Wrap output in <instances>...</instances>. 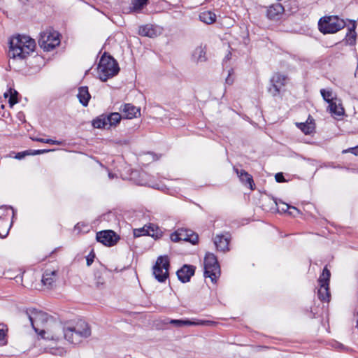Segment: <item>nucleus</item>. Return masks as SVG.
Listing matches in <instances>:
<instances>
[{
	"mask_svg": "<svg viewBox=\"0 0 358 358\" xmlns=\"http://www.w3.org/2000/svg\"><path fill=\"white\" fill-rule=\"evenodd\" d=\"M53 332L48 339L53 341H60L64 338L69 343L78 345L83 339L88 338L91 335V329L89 324L83 320L76 322L73 326L63 327L60 323H55L53 325Z\"/></svg>",
	"mask_w": 358,
	"mask_h": 358,
	"instance_id": "obj_1",
	"label": "nucleus"
},
{
	"mask_svg": "<svg viewBox=\"0 0 358 358\" xmlns=\"http://www.w3.org/2000/svg\"><path fill=\"white\" fill-rule=\"evenodd\" d=\"M35 41L28 36L17 35L9 41L8 56L10 59H25L34 51Z\"/></svg>",
	"mask_w": 358,
	"mask_h": 358,
	"instance_id": "obj_2",
	"label": "nucleus"
},
{
	"mask_svg": "<svg viewBox=\"0 0 358 358\" xmlns=\"http://www.w3.org/2000/svg\"><path fill=\"white\" fill-rule=\"evenodd\" d=\"M26 314L29 317L33 329L36 333L45 339H48L47 336L50 337V335L54 331L53 325L55 322H53L51 325V329H48V331L41 328L44 327L45 324H48L49 321L52 322V317H50L46 313L38 310L35 308L27 310Z\"/></svg>",
	"mask_w": 358,
	"mask_h": 358,
	"instance_id": "obj_3",
	"label": "nucleus"
},
{
	"mask_svg": "<svg viewBox=\"0 0 358 358\" xmlns=\"http://www.w3.org/2000/svg\"><path fill=\"white\" fill-rule=\"evenodd\" d=\"M97 71L100 80L105 82L108 78L116 76L120 71V68L117 61L112 56L104 52L100 59Z\"/></svg>",
	"mask_w": 358,
	"mask_h": 358,
	"instance_id": "obj_4",
	"label": "nucleus"
},
{
	"mask_svg": "<svg viewBox=\"0 0 358 358\" xmlns=\"http://www.w3.org/2000/svg\"><path fill=\"white\" fill-rule=\"evenodd\" d=\"M346 26L345 22L338 16H324L318 22L319 30L323 34H334Z\"/></svg>",
	"mask_w": 358,
	"mask_h": 358,
	"instance_id": "obj_5",
	"label": "nucleus"
},
{
	"mask_svg": "<svg viewBox=\"0 0 358 358\" xmlns=\"http://www.w3.org/2000/svg\"><path fill=\"white\" fill-rule=\"evenodd\" d=\"M220 275V267L217 257L212 253H207L204 258V276L210 278L213 282H216Z\"/></svg>",
	"mask_w": 358,
	"mask_h": 358,
	"instance_id": "obj_6",
	"label": "nucleus"
},
{
	"mask_svg": "<svg viewBox=\"0 0 358 358\" xmlns=\"http://www.w3.org/2000/svg\"><path fill=\"white\" fill-rule=\"evenodd\" d=\"M169 267L170 263L167 256H160L157 258L153 266V274L159 282H164L168 278Z\"/></svg>",
	"mask_w": 358,
	"mask_h": 358,
	"instance_id": "obj_7",
	"label": "nucleus"
},
{
	"mask_svg": "<svg viewBox=\"0 0 358 358\" xmlns=\"http://www.w3.org/2000/svg\"><path fill=\"white\" fill-rule=\"evenodd\" d=\"M331 273L330 271L325 266L323 271L318 279L320 289L317 292L319 299L322 301H329L330 298L329 292V280Z\"/></svg>",
	"mask_w": 358,
	"mask_h": 358,
	"instance_id": "obj_8",
	"label": "nucleus"
},
{
	"mask_svg": "<svg viewBox=\"0 0 358 358\" xmlns=\"http://www.w3.org/2000/svg\"><path fill=\"white\" fill-rule=\"evenodd\" d=\"M60 41L59 34L56 32L43 31L40 34L38 44L41 48L45 51L53 50L57 45H59Z\"/></svg>",
	"mask_w": 358,
	"mask_h": 358,
	"instance_id": "obj_9",
	"label": "nucleus"
},
{
	"mask_svg": "<svg viewBox=\"0 0 358 358\" xmlns=\"http://www.w3.org/2000/svg\"><path fill=\"white\" fill-rule=\"evenodd\" d=\"M171 239L173 242L184 241L196 244L199 241V236L191 230L179 229L171 235Z\"/></svg>",
	"mask_w": 358,
	"mask_h": 358,
	"instance_id": "obj_10",
	"label": "nucleus"
},
{
	"mask_svg": "<svg viewBox=\"0 0 358 358\" xmlns=\"http://www.w3.org/2000/svg\"><path fill=\"white\" fill-rule=\"evenodd\" d=\"M96 239L104 245L111 247L117 243L120 237L113 231L106 230L97 232Z\"/></svg>",
	"mask_w": 358,
	"mask_h": 358,
	"instance_id": "obj_11",
	"label": "nucleus"
},
{
	"mask_svg": "<svg viewBox=\"0 0 358 358\" xmlns=\"http://www.w3.org/2000/svg\"><path fill=\"white\" fill-rule=\"evenodd\" d=\"M164 324H171L176 327H182L184 326H192V325H211L215 324V322L209 320H201L199 322H194L189 320H169L166 319L164 321Z\"/></svg>",
	"mask_w": 358,
	"mask_h": 358,
	"instance_id": "obj_12",
	"label": "nucleus"
},
{
	"mask_svg": "<svg viewBox=\"0 0 358 358\" xmlns=\"http://www.w3.org/2000/svg\"><path fill=\"white\" fill-rule=\"evenodd\" d=\"M194 272L195 267L194 266L185 264L177 271L176 274L179 280L185 283L190 280L191 277L194 275Z\"/></svg>",
	"mask_w": 358,
	"mask_h": 358,
	"instance_id": "obj_13",
	"label": "nucleus"
},
{
	"mask_svg": "<svg viewBox=\"0 0 358 358\" xmlns=\"http://www.w3.org/2000/svg\"><path fill=\"white\" fill-rule=\"evenodd\" d=\"M284 12L283 6L279 3H275L268 7L266 10V16L271 20H277Z\"/></svg>",
	"mask_w": 358,
	"mask_h": 358,
	"instance_id": "obj_14",
	"label": "nucleus"
},
{
	"mask_svg": "<svg viewBox=\"0 0 358 358\" xmlns=\"http://www.w3.org/2000/svg\"><path fill=\"white\" fill-rule=\"evenodd\" d=\"M57 275V272L56 271L46 270L43 274L41 280L43 285L49 289L52 288L55 285Z\"/></svg>",
	"mask_w": 358,
	"mask_h": 358,
	"instance_id": "obj_15",
	"label": "nucleus"
},
{
	"mask_svg": "<svg viewBox=\"0 0 358 358\" xmlns=\"http://www.w3.org/2000/svg\"><path fill=\"white\" fill-rule=\"evenodd\" d=\"M122 115L127 119H132L140 115V109L131 103H125L122 109Z\"/></svg>",
	"mask_w": 358,
	"mask_h": 358,
	"instance_id": "obj_16",
	"label": "nucleus"
},
{
	"mask_svg": "<svg viewBox=\"0 0 358 358\" xmlns=\"http://www.w3.org/2000/svg\"><path fill=\"white\" fill-rule=\"evenodd\" d=\"M237 176H238L241 181L245 185H248L250 189L252 188L253 179L252 176L250 175L247 171L243 169L239 170L238 169L234 168Z\"/></svg>",
	"mask_w": 358,
	"mask_h": 358,
	"instance_id": "obj_17",
	"label": "nucleus"
},
{
	"mask_svg": "<svg viewBox=\"0 0 358 358\" xmlns=\"http://www.w3.org/2000/svg\"><path fill=\"white\" fill-rule=\"evenodd\" d=\"M229 240L224 235H217L214 239V243L218 250L225 252L229 250Z\"/></svg>",
	"mask_w": 358,
	"mask_h": 358,
	"instance_id": "obj_18",
	"label": "nucleus"
},
{
	"mask_svg": "<svg viewBox=\"0 0 358 358\" xmlns=\"http://www.w3.org/2000/svg\"><path fill=\"white\" fill-rule=\"evenodd\" d=\"M80 103L84 106H87L88 105L89 101L91 98L90 94L88 91V87L85 86H83L79 87L78 94L77 95Z\"/></svg>",
	"mask_w": 358,
	"mask_h": 358,
	"instance_id": "obj_19",
	"label": "nucleus"
},
{
	"mask_svg": "<svg viewBox=\"0 0 358 358\" xmlns=\"http://www.w3.org/2000/svg\"><path fill=\"white\" fill-rule=\"evenodd\" d=\"M313 120H314L309 116L306 122L296 123V125L305 134H310L315 130Z\"/></svg>",
	"mask_w": 358,
	"mask_h": 358,
	"instance_id": "obj_20",
	"label": "nucleus"
},
{
	"mask_svg": "<svg viewBox=\"0 0 358 358\" xmlns=\"http://www.w3.org/2000/svg\"><path fill=\"white\" fill-rule=\"evenodd\" d=\"M138 34L150 38H154L157 35L156 29L152 24L141 26L138 29Z\"/></svg>",
	"mask_w": 358,
	"mask_h": 358,
	"instance_id": "obj_21",
	"label": "nucleus"
},
{
	"mask_svg": "<svg viewBox=\"0 0 358 358\" xmlns=\"http://www.w3.org/2000/svg\"><path fill=\"white\" fill-rule=\"evenodd\" d=\"M206 46H199L197 47L194 52H193V58L194 60L199 63V62H204L207 60V57L206 56Z\"/></svg>",
	"mask_w": 358,
	"mask_h": 358,
	"instance_id": "obj_22",
	"label": "nucleus"
},
{
	"mask_svg": "<svg viewBox=\"0 0 358 358\" xmlns=\"http://www.w3.org/2000/svg\"><path fill=\"white\" fill-rule=\"evenodd\" d=\"M356 29V22L355 21H353L352 26L350 28H348V31L346 34L345 36V41L346 43L350 45H353L355 44L356 42V38H357V33L355 31Z\"/></svg>",
	"mask_w": 358,
	"mask_h": 358,
	"instance_id": "obj_23",
	"label": "nucleus"
},
{
	"mask_svg": "<svg viewBox=\"0 0 358 358\" xmlns=\"http://www.w3.org/2000/svg\"><path fill=\"white\" fill-rule=\"evenodd\" d=\"M18 95V92L13 88H10L7 92H6L3 94L4 98L6 99L9 97L8 103L10 108H12L15 104L19 102V100L17 99Z\"/></svg>",
	"mask_w": 358,
	"mask_h": 358,
	"instance_id": "obj_24",
	"label": "nucleus"
},
{
	"mask_svg": "<svg viewBox=\"0 0 358 358\" xmlns=\"http://www.w3.org/2000/svg\"><path fill=\"white\" fill-rule=\"evenodd\" d=\"M199 19L207 24H211L215 22L216 15L211 11L207 10L200 13Z\"/></svg>",
	"mask_w": 358,
	"mask_h": 358,
	"instance_id": "obj_25",
	"label": "nucleus"
},
{
	"mask_svg": "<svg viewBox=\"0 0 358 358\" xmlns=\"http://www.w3.org/2000/svg\"><path fill=\"white\" fill-rule=\"evenodd\" d=\"M288 80V77L280 73H275L270 80L271 83H275L276 85H280L282 87L285 86Z\"/></svg>",
	"mask_w": 358,
	"mask_h": 358,
	"instance_id": "obj_26",
	"label": "nucleus"
},
{
	"mask_svg": "<svg viewBox=\"0 0 358 358\" xmlns=\"http://www.w3.org/2000/svg\"><path fill=\"white\" fill-rule=\"evenodd\" d=\"M328 108L330 113L335 115L341 116L344 114V108L340 103L337 104L334 101H331V102L329 103Z\"/></svg>",
	"mask_w": 358,
	"mask_h": 358,
	"instance_id": "obj_27",
	"label": "nucleus"
},
{
	"mask_svg": "<svg viewBox=\"0 0 358 358\" xmlns=\"http://www.w3.org/2000/svg\"><path fill=\"white\" fill-rule=\"evenodd\" d=\"M107 120H108V118L106 117V115L103 114L93 120L92 126L98 129L103 128L108 125Z\"/></svg>",
	"mask_w": 358,
	"mask_h": 358,
	"instance_id": "obj_28",
	"label": "nucleus"
},
{
	"mask_svg": "<svg viewBox=\"0 0 358 358\" xmlns=\"http://www.w3.org/2000/svg\"><path fill=\"white\" fill-rule=\"evenodd\" d=\"M106 117L108 118V120H107L108 124L110 126H115L120 122L122 115L119 113H112L109 115H106Z\"/></svg>",
	"mask_w": 358,
	"mask_h": 358,
	"instance_id": "obj_29",
	"label": "nucleus"
},
{
	"mask_svg": "<svg viewBox=\"0 0 358 358\" xmlns=\"http://www.w3.org/2000/svg\"><path fill=\"white\" fill-rule=\"evenodd\" d=\"M49 150H26L24 152H21L17 153V155H15V157L17 159H22L27 155H39V154H43V153L47 152Z\"/></svg>",
	"mask_w": 358,
	"mask_h": 358,
	"instance_id": "obj_30",
	"label": "nucleus"
},
{
	"mask_svg": "<svg viewBox=\"0 0 358 358\" xmlns=\"http://www.w3.org/2000/svg\"><path fill=\"white\" fill-rule=\"evenodd\" d=\"M148 3V0H131V10L133 11H140Z\"/></svg>",
	"mask_w": 358,
	"mask_h": 358,
	"instance_id": "obj_31",
	"label": "nucleus"
},
{
	"mask_svg": "<svg viewBox=\"0 0 358 358\" xmlns=\"http://www.w3.org/2000/svg\"><path fill=\"white\" fill-rule=\"evenodd\" d=\"M150 227H148L147 229H145V227H143L141 229H135L134 231V234L135 236L148 235V236L154 237L155 234L150 232Z\"/></svg>",
	"mask_w": 358,
	"mask_h": 358,
	"instance_id": "obj_32",
	"label": "nucleus"
},
{
	"mask_svg": "<svg viewBox=\"0 0 358 358\" xmlns=\"http://www.w3.org/2000/svg\"><path fill=\"white\" fill-rule=\"evenodd\" d=\"M282 87L275 83H271V87L268 88V92L273 96H276L280 94Z\"/></svg>",
	"mask_w": 358,
	"mask_h": 358,
	"instance_id": "obj_33",
	"label": "nucleus"
},
{
	"mask_svg": "<svg viewBox=\"0 0 358 358\" xmlns=\"http://www.w3.org/2000/svg\"><path fill=\"white\" fill-rule=\"evenodd\" d=\"M320 93L324 101L328 103H329L331 101H334V99L332 98V92L331 91L322 89L320 90Z\"/></svg>",
	"mask_w": 358,
	"mask_h": 358,
	"instance_id": "obj_34",
	"label": "nucleus"
},
{
	"mask_svg": "<svg viewBox=\"0 0 358 358\" xmlns=\"http://www.w3.org/2000/svg\"><path fill=\"white\" fill-rule=\"evenodd\" d=\"M289 210H294L297 213H300V211L296 207L289 206L285 203H282L281 208L278 209L279 211H282L284 213L287 212Z\"/></svg>",
	"mask_w": 358,
	"mask_h": 358,
	"instance_id": "obj_35",
	"label": "nucleus"
},
{
	"mask_svg": "<svg viewBox=\"0 0 358 358\" xmlns=\"http://www.w3.org/2000/svg\"><path fill=\"white\" fill-rule=\"evenodd\" d=\"M95 258V254L93 250L91 251V252L89 254V255L87 257V265L90 266Z\"/></svg>",
	"mask_w": 358,
	"mask_h": 358,
	"instance_id": "obj_36",
	"label": "nucleus"
},
{
	"mask_svg": "<svg viewBox=\"0 0 358 358\" xmlns=\"http://www.w3.org/2000/svg\"><path fill=\"white\" fill-rule=\"evenodd\" d=\"M343 153H347V152H351L352 154L355 155H358V146H355L354 148H350L347 150H344L342 152Z\"/></svg>",
	"mask_w": 358,
	"mask_h": 358,
	"instance_id": "obj_37",
	"label": "nucleus"
},
{
	"mask_svg": "<svg viewBox=\"0 0 358 358\" xmlns=\"http://www.w3.org/2000/svg\"><path fill=\"white\" fill-rule=\"evenodd\" d=\"M275 178L278 182H283L285 181V179L284 178L282 173H276L275 176Z\"/></svg>",
	"mask_w": 358,
	"mask_h": 358,
	"instance_id": "obj_38",
	"label": "nucleus"
},
{
	"mask_svg": "<svg viewBox=\"0 0 358 358\" xmlns=\"http://www.w3.org/2000/svg\"><path fill=\"white\" fill-rule=\"evenodd\" d=\"M233 73V70L229 71L228 77L226 78V83L229 85H231L234 83V78L231 77V73Z\"/></svg>",
	"mask_w": 358,
	"mask_h": 358,
	"instance_id": "obj_39",
	"label": "nucleus"
},
{
	"mask_svg": "<svg viewBox=\"0 0 358 358\" xmlns=\"http://www.w3.org/2000/svg\"><path fill=\"white\" fill-rule=\"evenodd\" d=\"M45 143H49V144H52V145H61L62 143L58 141H55L52 139L48 138L45 140Z\"/></svg>",
	"mask_w": 358,
	"mask_h": 358,
	"instance_id": "obj_40",
	"label": "nucleus"
},
{
	"mask_svg": "<svg viewBox=\"0 0 358 358\" xmlns=\"http://www.w3.org/2000/svg\"><path fill=\"white\" fill-rule=\"evenodd\" d=\"M31 139L36 142H41V143H45V140H46L45 138H33Z\"/></svg>",
	"mask_w": 358,
	"mask_h": 358,
	"instance_id": "obj_41",
	"label": "nucleus"
},
{
	"mask_svg": "<svg viewBox=\"0 0 358 358\" xmlns=\"http://www.w3.org/2000/svg\"><path fill=\"white\" fill-rule=\"evenodd\" d=\"M289 215L296 216L298 213L294 210H291L290 211H287Z\"/></svg>",
	"mask_w": 358,
	"mask_h": 358,
	"instance_id": "obj_42",
	"label": "nucleus"
},
{
	"mask_svg": "<svg viewBox=\"0 0 358 358\" xmlns=\"http://www.w3.org/2000/svg\"><path fill=\"white\" fill-rule=\"evenodd\" d=\"M231 52H229L224 57V61L229 60L231 59Z\"/></svg>",
	"mask_w": 358,
	"mask_h": 358,
	"instance_id": "obj_43",
	"label": "nucleus"
},
{
	"mask_svg": "<svg viewBox=\"0 0 358 358\" xmlns=\"http://www.w3.org/2000/svg\"><path fill=\"white\" fill-rule=\"evenodd\" d=\"M150 227V232H151V233L155 234L154 228H153L152 227Z\"/></svg>",
	"mask_w": 358,
	"mask_h": 358,
	"instance_id": "obj_44",
	"label": "nucleus"
},
{
	"mask_svg": "<svg viewBox=\"0 0 358 358\" xmlns=\"http://www.w3.org/2000/svg\"><path fill=\"white\" fill-rule=\"evenodd\" d=\"M108 176H109L110 178H113V176L110 173L108 174Z\"/></svg>",
	"mask_w": 358,
	"mask_h": 358,
	"instance_id": "obj_45",
	"label": "nucleus"
},
{
	"mask_svg": "<svg viewBox=\"0 0 358 358\" xmlns=\"http://www.w3.org/2000/svg\"><path fill=\"white\" fill-rule=\"evenodd\" d=\"M1 108L3 109L4 108V105H1Z\"/></svg>",
	"mask_w": 358,
	"mask_h": 358,
	"instance_id": "obj_46",
	"label": "nucleus"
}]
</instances>
